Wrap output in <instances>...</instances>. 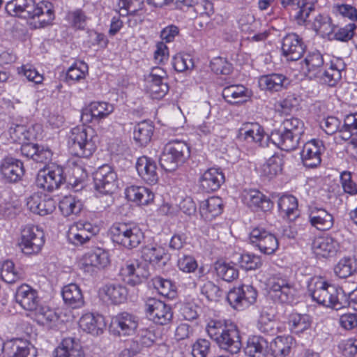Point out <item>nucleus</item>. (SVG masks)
<instances>
[{
  "instance_id": "obj_14",
  "label": "nucleus",
  "mask_w": 357,
  "mask_h": 357,
  "mask_svg": "<svg viewBox=\"0 0 357 357\" xmlns=\"http://www.w3.org/2000/svg\"><path fill=\"white\" fill-rule=\"evenodd\" d=\"M96 189L102 194H111L118 188L117 174L109 165L100 167L94 176Z\"/></svg>"
},
{
  "instance_id": "obj_55",
  "label": "nucleus",
  "mask_w": 357,
  "mask_h": 357,
  "mask_svg": "<svg viewBox=\"0 0 357 357\" xmlns=\"http://www.w3.org/2000/svg\"><path fill=\"white\" fill-rule=\"evenodd\" d=\"M17 74L20 77H24L27 81L40 84L44 80V76L31 63L22 64L16 68Z\"/></svg>"
},
{
  "instance_id": "obj_38",
  "label": "nucleus",
  "mask_w": 357,
  "mask_h": 357,
  "mask_svg": "<svg viewBox=\"0 0 357 357\" xmlns=\"http://www.w3.org/2000/svg\"><path fill=\"white\" fill-rule=\"evenodd\" d=\"M239 136L248 143L261 144L265 136L263 127L258 123L248 122L243 125L239 130Z\"/></svg>"
},
{
  "instance_id": "obj_11",
  "label": "nucleus",
  "mask_w": 357,
  "mask_h": 357,
  "mask_svg": "<svg viewBox=\"0 0 357 357\" xmlns=\"http://www.w3.org/2000/svg\"><path fill=\"white\" fill-rule=\"evenodd\" d=\"M268 286L271 296L274 299L282 303H290L294 301L296 289L286 276L280 274L271 276L268 279Z\"/></svg>"
},
{
  "instance_id": "obj_20",
  "label": "nucleus",
  "mask_w": 357,
  "mask_h": 357,
  "mask_svg": "<svg viewBox=\"0 0 357 357\" xmlns=\"http://www.w3.org/2000/svg\"><path fill=\"white\" fill-rule=\"evenodd\" d=\"M340 248L338 241L330 235H322L314 238L312 249L318 257L328 258L336 255Z\"/></svg>"
},
{
  "instance_id": "obj_32",
  "label": "nucleus",
  "mask_w": 357,
  "mask_h": 357,
  "mask_svg": "<svg viewBox=\"0 0 357 357\" xmlns=\"http://www.w3.org/2000/svg\"><path fill=\"white\" fill-rule=\"evenodd\" d=\"M224 181L223 173L215 168L207 169L199 178L201 188L207 192L218 190Z\"/></svg>"
},
{
  "instance_id": "obj_57",
  "label": "nucleus",
  "mask_w": 357,
  "mask_h": 357,
  "mask_svg": "<svg viewBox=\"0 0 357 357\" xmlns=\"http://www.w3.org/2000/svg\"><path fill=\"white\" fill-rule=\"evenodd\" d=\"M280 128L301 139V135L304 133V123L298 118H290L283 121Z\"/></svg>"
},
{
  "instance_id": "obj_1",
  "label": "nucleus",
  "mask_w": 357,
  "mask_h": 357,
  "mask_svg": "<svg viewBox=\"0 0 357 357\" xmlns=\"http://www.w3.org/2000/svg\"><path fill=\"white\" fill-rule=\"evenodd\" d=\"M8 15L20 17H43L40 20V26L44 27L54 19L52 3L42 1L36 3L34 0H11L6 5Z\"/></svg>"
},
{
  "instance_id": "obj_7",
  "label": "nucleus",
  "mask_w": 357,
  "mask_h": 357,
  "mask_svg": "<svg viewBox=\"0 0 357 357\" xmlns=\"http://www.w3.org/2000/svg\"><path fill=\"white\" fill-rule=\"evenodd\" d=\"M119 275L125 283L136 286L149 277V266L139 259H131L126 261L121 266Z\"/></svg>"
},
{
  "instance_id": "obj_44",
  "label": "nucleus",
  "mask_w": 357,
  "mask_h": 357,
  "mask_svg": "<svg viewBox=\"0 0 357 357\" xmlns=\"http://www.w3.org/2000/svg\"><path fill=\"white\" fill-rule=\"evenodd\" d=\"M292 340L290 336H278L268 344V351L274 357H286L290 353Z\"/></svg>"
},
{
  "instance_id": "obj_48",
  "label": "nucleus",
  "mask_w": 357,
  "mask_h": 357,
  "mask_svg": "<svg viewBox=\"0 0 357 357\" xmlns=\"http://www.w3.org/2000/svg\"><path fill=\"white\" fill-rule=\"evenodd\" d=\"M0 275L6 283H15L22 278V273L11 260H5L0 263Z\"/></svg>"
},
{
  "instance_id": "obj_34",
  "label": "nucleus",
  "mask_w": 357,
  "mask_h": 357,
  "mask_svg": "<svg viewBox=\"0 0 357 357\" xmlns=\"http://www.w3.org/2000/svg\"><path fill=\"white\" fill-rule=\"evenodd\" d=\"M258 83L262 90L277 92L285 88L289 84V80L282 74L272 73L260 76Z\"/></svg>"
},
{
  "instance_id": "obj_24",
  "label": "nucleus",
  "mask_w": 357,
  "mask_h": 357,
  "mask_svg": "<svg viewBox=\"0 0 357 357\" xmlns=\"http://www.w3.org/2000/svg\"><path fill=\"white\" fill-rule=\"evenodd\" d=\"M98 294L102 300L112 304L119 305L126 301L128 291L121 284L109 283L100 287Z\"/></svg>"
},
{
  "instance_id": "obj_27",
  "label": "nucleus",
  "mask_w": 357,
  "mask_h": 357,
  "mask_svg": "<svg viewBox=\"0 0 357 357\" xmlns=\"http://www.w3.org/2000/svg\"><path fill=\"white\" fill-rule=\"evenodd\" d=\"M105 325L103 316L91 312L83 314L79 321V328L84 331L92 335L101 333Z\"/></svg>"
},
{
  "instance_id": "obj_33",
  "label": "nucleus",
  "mask_w": 357,
  "mask_h": 357,
  "mask_svg": "<svg viewBox=\"0 0 357 357\" xmlns=\"http://www.w3.org/2000/svg\"><path fill=\"white\" fill-rule=\"evenodd\" d=\"M31 318L39 325L48 328L56 326L59 315L54 310L45 305H38L31 314Z\"/></svg>"
},
{
  "instance_id": "obj_56",
  "label": "nucleus",
  "mask_w": 357,
  "mask_h": 357,
  "mask_svg": "<svg viewBox=\"0 0 357 357\" xmlns=\"http://www.w3.org/2000/svg\"><path fill=\"white\" fill-rule=\"evenodd\" d=\"M126 238L123 242L122 246L127 249H132L137 248L140 244L144 238V234L138 225L132 223Z\"/></svg>"
},
{
  "instance_id": "obj_2",
  "label": "nucleus",
  "mask_w": 357,
  "mask_h": 357,
  "mask_svg": "<svg viewBox=\"0 0 357 357\" xmlns=\"http://www.w3.org/2000/svg\"><path fill=\"white\" fill-rule=\"evenodd\" d=\"M208 336L218 347L231 354H238L242 344L239 331L232 322L211 320L206 328Z\"/></svg>"
},
{
  "instance_id": "obj_49",
  "label": "nucleus",
  "mask_w": 357,
  "mask_h": 357,
  "mask_svg": "<svg viewBox=\"0 0 357 357\" xmlns=\"http://www.w3.org/2000/svg\"><path fill=\"white\" fill-rule=\"evenodd\" d=\"M312 28L322 37L331 40V34H333V29H336V26L332 24V20L328 15L319 14L314 19Z\"/></svg>"
},
{
  "instance_id": "obj_18",
  "label": "nucleus",
  "mask_w": 357,
  "mask_h": 357,
  "mask_svg": "<svg viewBox=\"0 0 357 357\" xmlns=\"http://www.w3.org/2000/svg\"><path fill=\"white\" fill-rule=\"evenodd\" d=\"M305 48L303 39L296 33H289L282 38V53L287 61H294L300 59Z\"/></svg>"
},
{
  "instance_id": "obj_36",
  "label": "nucleus",
  "mask_w": 357,
  "mask_h": 357,
  "mask_svg": "<svg viewBox=\"0 0 357 357\" xmlns=\"http://www.w3.org/2000/svg\"><path fill=\"white\" fill-rule=\"evenodd\" d=\"M248 357H266L268 353V342L260 335L250 337L244 349Z\"/></svg>"
},
{
  "instance_id": "obj_15",
  "label": "nucleus",
  "mask_w": 357,
  "mask_h": 357,
  "mask_svg": "<svg viewBox=\"0 0 357 357\" xmlns=\"http://www.w3.org/2000/svg\"><path fill=\"white\" fill-rule=\"evenodd\" d=\"M98 231V227L89 222H78L69 227L67 232L68 241L74 245H82L96 235Z\"/></svg>"
},
{
  "instance_id": "obj_37",
  "label": "nucleus",
  "mask_w": 357,
  "mask_h": 357,
  "mask_svg": "<svg viewBox=\"0 0 357 357\" xmlns=\"http://www.w3.org/2000/svg\"><path fill=\"white\" fill-rule=\"evenodd\" d=\"M64 303L72 308H79L84 305L82 291L79 285L70 283L65 285L61 291Z\"/></svg>"
},
{
  "instance_id": "obj_61",
  "label": "nucleus",
  "mask_w": 357,
  "mask_h": 357,
  "mask_svg": "<svg viewBox=\"0 0 357 357\" xmlns=\"http://www.w3.org/2000/svg\"><path fill=\"white\" fill-rule=\"evenodd\" d=\"M142 0H119V14L123 17L128 15H135L139 10L142 9Z\"/></svg>"
},
{
  "instance_id": "obj_28",
  "label": "nucleus",
  "mask_w": 357,
  "mask_h": 357,
  "mask_svg": "<svg viewBox=\"0 0 357 357\" xmlns=\"http://www.w3.org/2000/svg\"><path fill=\"white\" fill-rule=\"evenodd\" d=\"M16 301L24 310L31 312L39 305L37 291L27 284H22L18 287Z\"/></svg>"
},
{
  "instance_id": "obj_58",
  "label": "nucleus",
  "mask_w": 357,
  "mask_h": 357,
  "mask_svg": "<svg viewBox=\"0 0 357 357\" xmlns=\"http://www.w3.org/2000/svg\"><path fill=\"white\" fill-rule=\"evenodd\" d=\"M217 275L226 282H231L238 277V271L234 265L219 263L215 265Z\"/></svg>"
},
{
  "instance_id": "obj_25",
  "label": "nucleus",
  "mask_w": 357,
  "mask_h": 357,
  "mask_svg": "<svg viewBox=\"0 0 357 357\" xmlns=\"http://www.w3.org/2000/svg\"><path fill=\"white\" fill-rule=\"evenodd\" d=\"M268 138L277 147L285 151L295 150L300 142V139L280 127L273 130Z\"/></svg>"
},
{
  "instance_id": "obj_16",
  "label": "nucleus",
  "mask_w": 357,
  "mask_h": 357,
  "mask_svg": "<svg viewBox=\"0 0 357 357\" xmlns=\"http://www.w3.org/2000/svg\"><path fill=\"white\" fill-rule=\"evenodd\" d=\"M114 105L105 101H93L82 109L81 119L84 123H100L113 112Z\"/></svg>"
},
{
  "instance_id": "obj_39",
  "label": "nucleus",
  "mask_w": 357,
  "mask_h": 357,
  "mask_svg": "<svg viewBox=\"0 0 357 357\" xmlns=\"http://www.w3.org/2000/svg\"><path fill=\"white\" fill-rule=\"evenodd\" d=\"M54 357H83L84 353L79 343L74 338H64L55 349Z\"/></svg>"
},
{
  "instance_id": "obj_9",
  "label": "nucleus",
  "mask_w": 357,
  "mask_h": 357,
  "mask_svg": "<svg viewBox=\"0 0 357 357\" xmlns=\"http://www.w3.org/2000/svg\"><path fill=\"white\" fill-rule=\"evenodd\" d=\"M65 181L63 167L50 164L38 172L36 183L38 188L52 192L59 189Z\"/></svg>"
},
{
  "instance_id": "obj_31",
  "label": "nucleus",
  "mask_w": 357,
  "mask_h": 357,
  "mask_svg": "<svg viewBox=\"0 0 357 357\" xmlns=\"http://www.w3.org/2000/svg\"><path fill=\"white\" fill-rule=\"evenodd\" d=\"M243 200L245 204L253 210L260 209L268 211L273 207V202L261 192L256 190H245Z\"/></svg>"
},
{
  "instance_id": "obj_21",
  "label": "nucleus",
  "mask_w": 357,
  "mask_h": 357,
  "mask_svg": "<svg viewBox=\"0 0 357 357\" xmlns=\"http://www.w3.org/2000/svg\"><path fill=\"white\" fill-rule=\"evenodd\" d=\"M41 130L39 124L27 126L13 123L8 133L13 142L24 144L38 137V132Z\"/></svg>"
},
{
  "instance_id": "obj_23",
  "label": "nucleus",
  "mask_w": 357,
  "mask_h": 357,
  "mask_svg": "<svg viewBox=\"0 0 357 357\" xmlns=\"http://www.w3.org/2000/svg\"><path fill=\"white\" fill-rule=\"evenodd\" d=\"M346 65L342 59H337L332 61L330 66L326 69H321L315 76L322 83L330 86H335L341 79L342 73L344 72Z\"/></svg>"
},
{
  "instance_id": "obj_5",
  "label": "nucleus",
  "mask_w": 357,
  "mask_h": 357,
  "mask_svg": "<svg viewBox=\"0 0 357 357\" xmlns=\"http://www.w3.org/2000/svg\"><path fill=\"white\" fill-rule=\"evenodd\" d=\"M190 156V149L183 142H173L167 144L160 157L161 167L167 171L175 170Z\"/></svg>"
},
{
  "instance_id": "obj_13",
  "label": "nucleus",
  "mask_w": 357,
  "mask_h": 357,
  "mask_svg": "<svg viewBox=\"0 0 357 357\" xmlns=\"http://www.w3.org/2000/svg\"><path fill=\"white\" fill-rule=\"evenodd\" d=\"M109 255L107 251L97 248L85 253L80 259V268L89 275H93L98 271L109 264Z\"/></svg>"
},
{
  "instance_id": "obj_30",
  "label": "nucleus",
  "mask_w": 357,
  "mask_h": 357,
  "mask_svg": "<svg viewBox=\"0 0 357 357\" xmlns=\"http://www.w3.org/2000/svg\"><path fill=\"white\" fill-rule=\"evenodd\" d=\"M222 97L227 102L235 105L246 102L252 95V91L242 84H231L224 87Z\"/></svg>"
},
{
  "instance_id": "obj_64",
  "label": "nucleus",
  "mask_w": 357,
  "mask_h": 357,
  "mask_svg": "<svg viewBox=\"0 0 357 357\" xmlns=\"http://www.w3.org/2000/svg\"><path fill=\"white\" fill-rule=\"evenodd\" d=\"M67 20L72 26L82 30L86 25L88 17L82 10L76 9L68 13Z\"/></svg>"
},
{
  "instance_id": "obj_17",
  "label": "nucleus",
  "mask_w": 357,
  "mask_h": 357,
  "mask_svg": "<svg viewBox=\"0 0 357 357\" xmlns=\"http://www.w3.org/2000/svg\"><path fill=\"white\" fill-rule=\"evenodd\" d=\"M6 357H36L37 350L27 339L13 337L6 341Z\"/></svg>"
},
{
  "instance_id": "obj_60",
  "label": "nucleus",
  "mask_w": 357,
  "mask_h": 357,
  "mask_svg": "<svg viewBox=\"0 0 357 357\" xmlns=\"http://www.w3.org/2000/svg\"><path fill=\"white\" fill-rule=\"evenodd\" d=\"M238 262L240 266L246 271L256 270L262 265V261L259 256L249 253L241 255Z\"/></svg>"
},
{
  "instance_id": "obj_51",
  "label": "nucleus",
  "mask_w": 357,
  "mask_h": 357,
  "mask_svg": "<svg viewBox=\"0 0 357 357\" xmlns=\"http://www.w3.org/2000/svg\"><path fill=\"white\" fill-rule=\"evenodd\" d=\"M59 208L62 214L68 217L70 215H77L82 208V203L75 196H65L59 202Z\"/></svg>"
},
{
  "instance_id": "obj_45",
  "label": "nucleus",
  "mask_w": 357,
  "mask_h": 357,
  "mask_svg": "<svg viewBox=\"0 0 357 357\" xmlns=\"http://www.w3.org/2000/svg\"><path fill=\"white\" fill-rule=\"evenodd\" d=\"M283 163L282 155L274 154L261 166V176L267 179L273 178L282 172Z\"/></svg>"
},
{
  "instance_id": "obj_8",
  "label": "nucleus",
  "mask_w": 357,
  "mask_h": 357,
  "mask_svg": "<svg viewBox=\"0 0 357 357\" xmlns=\"http://www.w3.org/2000/svg\"><path fill=\"white\" fill-rule=\"evenodd\" d=\"M45 244V234L38 226L26 225L21 232L19 245L26 255L38 253Z\"/></svg>"
},
{
  "instance_id": "obj_3",
  "label": "nucleus",
  "mask_w": 357,
  "mask_h": 357,
  "mask_svg": "<svg viewBox=\"0 0 357 357\" xmlns=\"http://www.w3.org/2000/svg\"><path fill=\"white\" fill-rule=\"evenodd\" d=\"M307 291L314 302L327 307L338 310L346 303L343 289L329 284L321 278L310 280Z\"/></svg>"
},
{
  "instance_id": "obj_53",
  "label": "nucleus",
  "mask_w": 357,
  "mask_h": 357,
  "mask_svg": "<svg viewBox=\"0 0 357 357\" xmlns=\"http://www.w3.org/2000/svg\"><path fill=\"white\" fill-rule=\"evenodd\" d=\"M88 65L82 61H75L67 70L66 79L70 83H75L85 78L88 73Z\"/></svg>"
},
{
  "instance_id": "obj_42",
  "label": "nucleus",
  "mask_w": 357,
  "mask_h": 357,
  "mask_svg": "<svg viewBox=\"0 0 357 357\" xmlns=\"http://www.w3.org/2000/svg\"><path fill=\"white\" fill-rule=\"evenodd\" d=\"M278 208L280 215L289 220L298 216V201L293 195H284L278 200Z\"/></svg>"
},
{
  "instance_id": "obj_59",
  "label": "nucleus",
  "mask_w": 357,
  "mask_h": 357,
  "mask_svg": "<svg viewBox=\"0 0 357 357\" xmlns=\"http://www.w3.org/2000/svg\"><path fill=\"white\" fill-rule=\"evenodd\" d=\"M201 294L210 301H218L222 296V291L211 281H206L200 287Z\"/></svg>"
},
{
  "instance_id": "obj_43",
  "label": "nucleus",
  "mask_w": 357,
  "mask_h": 357,
  "mask_svg": "<svg viewBox=\"0 0 357 357\" xmlns=\"http://www.w3.org/2000/svg\"><path fill=\"white\" fill-rule=\"evenodd\" d=\"M340 137L344 141L351 139V142L357 146V113L346 116L340 130Z\"/></svg>"
},
{
  "instance_id": "obj_10",
  "label": "nucleus",
  "mask_w": 357,
  "mask_h": 357,
  "mask_svg": "<svg viewBox=\"0 0 357 357\" xmlns=\"http://www.w3.org/2000/svg\"><path fill=\"white\" fill-rule=\"evenodd\" d=\"M249 242L255 248L264 255H272L279 246L278 240L271 231L262 227H256L249 235Z\"/></svg>"
},
{
  "instance_id": "obj_41",
  "label": "nucleus",
  "mask_w": 357,
  "mask_h": 357,
  "mask_svg": "<svg viewBox=\"0 0 357 357\" xmlns=\"http://www.w3.org/2000/svg\"><path fill=\"white\" fill-rule=\"evenodd\" d=\"M154 126L151 121L145 120L137 123L133 128V139L139 146H145L153 134Z\"/></svg>"
},
{
  "instance_id": "obj_4",
  "label": "nucleus",
  "mask_w": 357,
  "mask_h": 357,
  "mask_svg": "<svg viewBox=\"0 0 357 357\" xmlns=\"http://www.w3.org/2000/svg\"><path fill=\"white\" fill-rule=\"evenodd\" d=\"M98 135L90 126L72 128L67 135V146L72 155L88 158L97 149Z\"/></svg>"
},
{
  "instance_id": "obj_47",
  "label": "nucleus",
  "mask_w": 357,
  "mask_h": 357,
  "mask_svg": "<svg viewBox=\"0 0 357 357\" xmlns=\"http://www.w3.org/2000/svg\"><path fill=\"white\" fill-rule=\"evenodd\" d=\"M288 324L292 333L300 334L310 328L312 320L308 314L293 312L289 314Z\"/></svg>"
},
{
  "instance_id": "obj_50",
  "label": "nucleus",
  "mask_w": 357,
  "mask_h": 357,
  "mask_svg": "<svg viewBox=\"0 0 357 357\" xmlns=\"http://www.w3.org/2000/svg\"><path fill=\"white\" fill-rule=\"evenodd\" d=\"M357 272V261L353 257H343L334 267L335 274L340 278H347Z\"/></svg>"
},
{
  "instance_id": "obj_40",
  "label": "nucleus",
  "mask_w": 357,
  "mask_h": 357,
  "mask_svg": "<svg viewBox=\"0 0 357 357\" xmlns=\"http://www.w3.org/2000/svg\"><path fill=\"white\" fill-rule=\"evenodd\" d=\"M223 211L222 200L218 197H211L201 202L199 212L206 220H211L220 215Z\"/></svg>"
},
{
  "instance_id": "obj_6",
  "label": "nucleus",
  "mask_w": 357,
  "mask_h": 357,
  "mask_svg": "<svg viewBox=\"0 0 357 357\" xmlns=\"http://www.w3.org/2000/svg\"><path fill=\"white\" fill-rule=\"evenodd\" d=\"M139 319L132 313L121 312L112 317L109 326V332L117 337L133 336L137 331Z\"/></svg>"
},
{
  "instance_id": "obj_63",
  "label": "nucleus",
  "mask_w": 357,
  "mask_h": 357,
  "mask_svg": "<svg viewBox=\"0 0 357 357\" xmlns=\"http://www.w3.org/2000/svg\"><path fill=\"white\" fill-rule=\"evenodd\" d=\"M132 223H116L110 229L112 241L122 245Z\"/></svg>"
},
{
  "instance_id": "obj_12",
  "label": "nucleus",
  "mask_w": 357,
  "mask_h": 357,
  "mask_svg": "<svg viewBox=\"0 0 357 357\" xmlns=\"http://www.w3.org/2000/svg\"><path fill=\"white\" fill-rule=\"evenodd\" d=\"M257 298V289L249 284L234 287L228 292L227 296L230 305L237 310H242L254 304Z\"/></svg>"
},
{
  "instance_id": "obj_19",
  "label": "nucleus",
  "mask_w": 357,
  "mask_h": 357,
  "mask_svg": "<svg viewBox=\"0 0 357 357\" xmlns=\"http://www.w3.org/2000/svg\"><path fill=\"white\" fill-rule=\"evenodd\" d=\"M307 216L310 225L320 231L329 230L334 225L333 215L323 207L309 206Z\"/></svg>"
},
{
  "instance_id": "obj_54",
  "label": "nucleus",
  "mask_w": 357,
  "mask_h": 357,
  "mask_svg": "<svg viewBox=\"0 0 357 357\" xmlns=\"http://www.w3.org/2000/svg\"><path fill=\"white\" fill-rule=\"evenodd\" d=\"M172 318L173 312L171 307L162 301H158V326H163L162 335H165L170 328ZM158 330L159 328H158Z\"/></svg>"
},
{
  "instance_id": "obj_22",
  "label": "nucleus",
  "mask_w": 357,
  "mask_h": 357,
  "mask_svg": "<svg viewBox=\"0 0 357 357\" xmlns=\"http://www.w3.org/2000/svg\"><path fill=\"white\" fill-rule=\"evenodd\" d=\"M324 150L322 142L312 139L305 143L301 153L302 162L306 167L314 168L321 162V154Z\"/></svg>"
},
{
  "instance_id": "obj_46",
  "label": "nucleus",
  "mask_w": 357,
  "mask_h": 357,
  "mask_svg": "<svg viewBox=\"0 0 357 357\" xmlns=\"http://www.w3.org/2000/svg\"><path fill=\"white\" fill-rule=\"evenodd\" d=\"M303 61L308 76L311 78L315 77L323 68L324 64L323 55L317 50L310 52Z\"/></svg>"
},
{
  "instance_id": "obj_62",
  "label": "nucleus",
  "mask_w": 357,
  "mask_h": 357,
  "mask_svg": "<svg viewBox=\"0 0 357 357\" xmlns=\"http://www.w3.org/2000/svg\"><path fill=\"white\" fill-rule=\"evenodd\" d=\"M356 26L354 23L351 22L344 27H337L333 29V34H331V40L335 39L340 41H348L351 40L354 35Z\"/></svg>"
},
{
  "instance_id": "obj_52",
  "label": "nucleus",
  "mask_w": 357,
  "mask_h": 357,
  "mask_svg": "<svg viewBox=\"0 0 357 357\" xmlns=\"http://www.w3.org/2000/svg\"><path fill=\"white\" fill-rule=\"evenodd\" d=\"M257 328L260 332L268 335H275L278 332V327L273 319V315L268 313L264 309L261 311Z\"/></svg>"
},
{
  "instance_id": "obj_35",
  "label": "nucleus",
  "mask_w": 357,
  "mask_h": 357,
  "mask_svg": "<svg viewBox=\"0 0 357 357\" xmlns=\"http://www.w3.org/2000/svg\"><path fill=\"white\" fill-rule=\"evenodd\" d=\"M125 194L128 200L137 205H149L155 197L154 193L144 186H128L126 188Z\"/></svg>"
},
{
  "instance_id": "obj_26",
  "label": "nucleus",
  "mask_w": 357,
  "mask_h": 357,
  "mask_svg": "<svg viewBox=\"0 0 357 357\" xmlns=\"http://www.w3.org/2000/svg\"><path fill=\"white\" fill-rule=\"evenodd\" d=\"M0 172L6 181L17 182L24 174L23 164L20 160L6 157L1 161Z\"/></svg>"
},
{
  "instance_id": "obj_29",
  "label": "nucleus",
  "mask_w": 357,
  "mask_h": 357,
  "mask_svg": "<svg viewBox=\"0 0 357 357\" xmlns=\"http://www.w3.org/2000/svg\"><path fill=\"white\" fill-rule=\"evenodd\" d=\"M138 174L148 184H156V162L152 158L143 155L136 162Z\"/></svg>"
}]
</instances>
